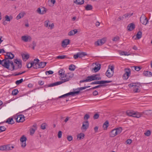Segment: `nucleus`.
I'll use <instances>...</instances> for the list:
<instances>
[{"mask_svg": "<svg viewBox=\"0 0 152 152\" xmlns=\"http://www.w3.org/2000/svg\"><path fill=\"white\" fill-rule=\"evenodd\" d=\"M99 115L97 113L95 114L93 118L94 119H97L99 118Z\"/></svg>", "mask_w": 152, "mask_h": 152, "instance_id": "obj_62", "label": "nucleus"}, {"mask_svg": "<svg viewBox=\"0 0 152 152\" xmlns=\"http://www.w3.org/2000/svg\"><path fill=\"white\" fill-rule=\"evenodd\" d=\"M142 37V32L140 31H139L136 34V37L137 39H139Z\"/></svg>", "mask_w": 152, "mask_h": 152, "instance_id": "obj_37", "label": "nucleus"}, {"mask_svg": "<svg viewBox=\"0 0 152 152\" xmlns=\"http://www.w3.org/2000/svg\"><path fill=\"white\" fill-rule=\"evenodd\" d=\"M21 39L23 41L27 42H30L32 39V38L29 36H23L21 37Z\"/></svg>", "mask_w": 152, "mask_h": 152, "instance_id": "obj_8", "label": "nucleus"}, {"mask_svg": "<svg viewBox=\"0 0 152 152\" xmlns=\"http://www.w3.org/2000/svg\"><path fill=\"white\" fill-rule=\"evenodd\" d=\"M140 21L143 25H146L148 22L147 18L145 17V15H142L140 18Z\"/></svg>", "mask_w": 152, "mask_h": 152, "instance_id": "obj_7", "label": "nucleus"}, {"mask_svg": "<svg viewBox=\"0 0 152 152\" xmlns=\"http://www.w3.org/2000/svg\"><path fill=\"white\" fill-rule=\"evenodd\" d=\"M67 139L69 141H70L72 140V136H68L67 137Z\"/></svg>", "mask_w": 152, "mask_h": 152, "instance_id": "obj_64", "label": "nucleus"}, {"mask_svg": "<svg viewBox=\"0 0 152 152\" xmlns=\"http://www.w3.org/2000/svg\"><path fill=\"white\" fill-rule=\"evenodd\" d=\"M62 132L61 131H60L58 132V137L59 138H61L62 136Z\"/></svg>", "mask_w": 152, "mask_h": 152, "instance_id": "obj_60", "label": "nucleus"}, {"mask_svg": "<svg viewBox=\"0 0 152 152\" xmlns=\"http://www.w3.org/2000/svg\"><path fill=\"white\" fill-rule=\"evenodd\" d=\"M110 66H109L108 68H109V69H110L111 72H113L114 73V67L113 66H110V67H109Z\"/></svg>", "mask_w": 152, "mask_h": 152, "instance_id": "obj_56", "label": "nucleus"}, {"mask_svg": "<svg viewBox=\"0 0 152 152\" xmlns=\"http://www.w3.org/2000/svg\"><path fill=\"white\" fill-rule=\"evenodd\" d=\"M84 136L85 135L84 133H80L77 135V138H79V140L83 139L84 138Z\"/></svg>", "mask_w": 152, "mask_h": 152, "instance_id": "obj_32", "label": "nucleus"}, {"mask_svg": "<svg viewBox=\"0 0 152 152\" xmlns=\"http://www.w3.org/2000/svg\"><path fill=\"white\" fill-rule=\"evenodd\" d=\"M115 129L112 130L110 133V136L111 137H113L116 136L117 134Z\"/></svg>", "mask_w": 152, "mask_h": 152, "instance_id": "obj_20", "label": "nucleus"}, {"mask_svg": "<svg viewBox=\"0 0 152 152\" xmlns=\"http://www.w3.org/2000/svg\"><path fill=\"white\" fill-rule=\"evenodd\" d=\"M46 62H40L38 63V67L39 68H44L46 65Z\"/></svg>", "mask_w": 152, "mask_h": 152, "instance_id": "obj_17", "label": "nucleus"}, {"mask_svg": "<svg viewBox=\"0 0 152 152\" xmlns=\"http://www.w3.org/2000/svg\"><path fill=\"white\" fill-rule=\"evenodd\" d=\"M73 76V75L71 74H67V78H65L64 79V80H66V82L69 81L70 80V79Z\"/></svg>", "mask_w": 152, "mask_h": 152, "instance_id": "obj_25", "label": "nucleus"}, {"mask_svg": "<svg viewBox=\"0 0 152 152\" xmlns=\"http://www.w3.org/2000/svg\"><path fill=\"white\" fill-rule=\"evenodd\" d=\"M107 85L106 84L99 85L91 88L92 89H94L96 88L106 86Z\"/></svg>", "mask_w": 152, "mask_h": 152, "instance_id": "obj_35", "label": "nucleus"}, {"mask_svg": "<svg viewBox=\"0 0 152 152\" xmlns=\"http://www.w3.org/2000/svg\"><path fill=\"white\" fill-rule=\"evenodd\" d=\"M19 91L17 89H14L12 92V94L13 95H16L18 93Z\"/></svg>", "mask_w": 152, "mask_h": 152, "instance_id": "obj_40", "label": "nucleus"}, {"mask_svg": "<svg viewBox=\"0 0 152 152\" xmlns=\"http://www.w3.org/2000/svg\"><path fill=\"white\" fill-rule=\"evenodd\" d=\"M5 20L7 21H10L13 18V17L10 16H8L7 15H6L5 16Z\"/></svg>", "mask_w": 152, "mask_h": 152, "instance_id": "obj_36", "label": "nucleus"}, {"mask_svg": "<svg viewBox=\"0 0 152 152\" xmlns=\"http://www.w3.org/2000/svg\"><path fill=\"white\" fill-rule=\"evenodd\" d=\"M140 86V83H134L130 84L128 85V86L132 88L134 93H136L140 92V90L139 89Z\"/></svg>", "mask_w": 152, "mask_h": 152, "instance_id": "obj_1", "label": "nucleus"}, {"mask_svg": "<svg viewBox=\"0 0 152 152\" xmlns=\"http://www.w3.org/2000/svg\"><path fill=\"white\" fill-rule=\"evenodd\" d=\"M134 111L131 110H128L126 112L127 115L130 116H132Z\"/></svg>", "mask_w": 152, "mask_h": 152, "instance_id": "obj_34", "label": "nucleus"}, {"mask_svg": "<svg viewBox=\"0 0 152 152\" xmlns=\"http://www.w3.org/2000/svg\"><path fill=\"white\" fill-rule=\"evenodd\" d=\"M135 28L134 24L133 23L129 24L127 27V29L128 31L133 30Z\"/></svg>", "mask_w": 152, "mask_h": 152, "instance_id": "obj_13", "label": "nucleus"}, {"mask_svg": "<svg viewBox=\"0 0 152 152\" xmlns=\"http://www.w3.org/2000/svg\"><path fill=\"white\" fill-rule=\"evenodd\" d=\"M89 126V123L88 121H83V125L81 127V130L86 131L88 128Z\"/></svg>", "mask_w": 152, "mask_h": 152, "instance_id": "obj_6", "label": "nucleus"}, {"mask_svg": "<svg viewBox=\"0 0 152 152\" xmlns=\"http://www.w3.org/2000/svg\"><path fill=\"white\" fill-rule=\"evenodd\" d=\"M106 41V38H104L96 41L95 42V45L96 46L101 45L104 44Z\"/></svg>", "mask_w": 152, "mask_h": 152, "instance_id": "obj_4", "label": "nucleus"}, {"mask_svg": "<svg viewBox=\"0 0 152 152\" xmlns=\"http://www.w3.org/2000/svg\"><path fill=\"white\" fill-rule=\"evenodd\" d=\"M133 13H132L131 14L127 13V14H125L124 15V16L126 18L127 17H130L131 16H132L133 15Z\"/></svg>", "mask_w": 152, "mask_h": 152, "instance_id": "obj_53", "label": "nucleus"}, {"mask_svg": "<svg viewBox=\"0 0 152 152\" xmlns=\"http://www.w3.org/2000/svg\"><path fill=\"white\" fill-rule=\"evenodd\" d=\"M134 69L137 71H139L141 69V68L140 66H134Z\"/></svg>", "mask_w": 152, "mask_h": 152, "instance_id": "obj_59", "label": "nucleus"}, {"mask_svg": "<svg viewBox=\"0 0 152 152\" xmlns=\"http://www.w3.org/2000/svg\"><path fill=\"white\" fill-rule=\"evenodd\" d=\"M90 117V116L88 114H86L84 117V119L85 120L88 119Z\"/></svg>", "mask_w": 152, "mask_h": 152, "instance_id": "obj_57", "label": "nucleus"}, {"mask_svg": "<svg viewBox=\"0 0 152 152\" xmlns=\"http://www.w3.org/2000/svg\"><path fill=\"white\" fill-rule=\"evenodd\" d=\"M125 73L124 74L126 75H127V76H130L131 74V70L129 68H126L125 69Z\"/></svg>", "mask_w": 152, "mask_h": 152, "instance_id": "obj_26", "label": "nucleus"}, {"mask_svg": "<svg viewBox=\"0 0 152 152\" xmlns=\"http://www.w3.org/2000/svg\"><path fill=\"white\" fill-rule=\"evenodd\" d=\"M24 115H19L16 119V122H23L25 121Z\"/></svg>", "mask_w": 152, "mask_h": 152, "instance_id": "obj_9", "label": "nucleus"}, {"mask_svg": "<svg viewBox=\"0 0 152 152\" xmlns=\"http://www.w3.org/2000/svg\"><path fill=\"white\" fill-rule=\"evenodd\" d=\"M33 67L34 69H36L39 68L38 67V63H37L35 62Z\"/></svg>", "mask_w": 152, "mask_h": 152, "instance_id": "obj_55", "label": "nucleus"}, {"mask_svg": "<svg viewBox=\"0 0 152 152\" xmlns=\"http://www.w3.org/2000/svg\"><path fill=\"white\" fill-rule=\"evenodd\" d=\"M109 68H108L105 73L106 76L108 78H110L113 76L114 74L113 72L110 71Z\"/></svg>", "mask_w": 152, "mask_h": 152, "instance_id": "obj_16", "label": "nucleus"}, {"mask_svg": "<svg viewBox=\"0 0 152 152\" xmlns=\"http://www.w3.org/2000/svg\"><path fill=\"white\" fill-rule=\"evenodd\" d=\"M70 41L69 39H65L62 42V46L63 48H65L66 46L69 44Z\"/></svg>", "mask_w": 152, "mask_h": 152, "instance_id": "obj_14", "label": "nucleus"}, {"mask_svg": "<svg viewBox=\"0 0 152 152\" xmlns=\"http://www.w3.org/2000/svg\"><path fill=\"white\" fill-rule=\"evenodd\" d=\"M132 117L139 118L141 116V115L138 112H136L134 111L133 115H132Z\"/></svg>", "mask_w": 152, "mask_h": 152, "instance_id": "obj_29", "label": "nucleus"}, {"mask_svg": "<svg viewBox=\"0 0 152 152\" xmlns=\"http://www.w3.org/2000/svg\"><path fill=\"white\" fill-rule=\"evenodd\" d=\"M41 128L42 129H45L46 128L45 123H43L41 125Z\"/></svg>", "mask_w": 152, "mask_h": 152, "instance_id": "obj_58", "label": "nucleus"}, {"mask_svg": "<svg viewBox=\"0 0 152 152\" xmlns=\"http://www.w3.org/2000/svg\"><path fill=\"white\" fill-rule=\"evenodd\" d=\"M119 39V37L118 36H116L115 37H114L112 39L113 41H116Z\"/></svg>", "mask_w": 152, "mask_h": 152, "instance_id": "obj_63", "label": "nucleus"}, {"mask_svg": "<svg viewBox=\"0 0 152 152\" xmlns=\"http://www.w3.org/2000/svg\"><path fill=\"white\" fill-rule=\"evenodd\" d=\"M89 82V80L88 78H87V77H86V79L85 80H80L79 82L80 83H83V82Z\"/></svg>", "mask_w": 152, "mask_h": 152, "instance_id": "obj_54", "label": "nucleus"}, {"mask_svg": "<svg viewBox=\"0 0 152 152\" xmlns=\"http://www.w3.org/2000/svg\"><path fill=\"white\" fill-rule=\"evenodd\" d=\"M25 72H26V71H24L22 72H20L18 73H17V72H16L14 73V74L12 75L14 76H18V75H21V74L25 73Z\"/></svg>", "mask_w": 152, "mask_h": 152, "instance_id": "obj_42", "label": "nucleus"}, {"mask_svg": "<svg viewBox=\"0 0 152 152\" xmlns=\"http://www.w3.org/2000/svg\"><path fill=\"white\" fill-rule=\"evenodd\" d=\"M79 55V58H81L82 57H83L86 56L87 55V54L85 52H81V53H78Z\"/></svg>", "mask_w": 152, "mask_h": 152, "instance_id": "obj_38", "label": "nucleus"}, {"mask_svg": "<svg viewBox=\"0 0 152 152\" xmlns=\"http://www.w3.org/2000/svg\"><path fill=\"white\" fill-rule=\"evenodd\" d=\"M23 79L22 78L19 80H17L15 82L16 84L18 85L20 84L23 81Z\"/></svg>", "mask_w": 152, "mask_h": 152, "instance_id": "obj_48", "label": "nucleus"}, {"mask_svg": "<svg viewBox=\"0 0 152 152\" xmlns=\"http://www.w3.org/2000/svg\"><path fill=\"white\" fill-rule=\"evenodd\" d=\"M10 64H11V66L12 67V69H10V70H11V71H13V70H14L15 69V65L12 61H10Z\"/></svg>", "mask_w": 152, "mask_h": 152, "instance_id": "obj_49", "label": "nucleus"}, {"mask_svg": "<svg viewBox=\"0 0 152 152\" xmlns=\"http://www.w3.org/2000/svg\"><path fill=\"white\" fill-rule=\"evenodd\" d=\"M5 145H2L0 146V151L5 150Z\"/></svg>", "mask_w": 152, "mask_h": 152, "instance_id": "obj_61", "label": "nucleus"}, {"mask_svg": "<svg viewBox=\"0 0 152 152\" xmlns=\"http://www.w3.org/2000/svg\"><path fill=\"white\" fill-rule=\"evenodd\" d=\"M27 138L24 135H23L20 139V140L21 142V146L24 148L26 146V141Z\"/></svg>", "mask_w": 152, "mask_h": 152, "instance_id": "obj_5", "label": "nucleus"}, {"mask_svg": "<svg viewBox=\"0 0 152 152\" xmlns=\"http://www.w3.org/2000/svg\"><path fill=\"white\" fill-rule=\"evenodd\" d=\"M6 56L7 57H6V56H5V57L4 58L7 59V60H9V59H12L14 57V55L11 52H7Z\"/></svg>", "mask_w": 152, "mask_h": 152, "instance_id": "obj_10", "label": "nucleus"}, {"mask_svg": "<svg viewBox=\"0 0 152 152\" xmlns=\"http://www.w3.org/2000/svg\"><path fill=\"white\" fill-rule=\"evenodd\" d=\"M32 127L34 128H31L30 129V134L32 135L34 134L35 131L37 129V125L36 124H34L33 125Z\"/></svg>", "mask_w": 152, "mask_h": 152, "instance_id": "obj_11", "label": "nucleus"}, {"mask_svg": "<svg viewBox=\"0 0 152 152\" xmlns=\"http://www.w3.org/2000/svg\"><path fill=\"white\" fill-rule=\"evenodd\" d=\"M35 63V62H34L33 61L30 63H28L26 65V66L27 68H29L31 67L32 66L33 67Z\"/></svg>", "mask_w": 152, "mask_h": 152, "instance_id": "obj_31", "label": "nucleus"}, {"mask_svg": "<svg viewBox=\"0 0 152 152\" xmlns=\"http://www.w3.org/2000/svg\"><path fill=\"white\" fill-rule=\"evenodd\" d=\"M77 32V29H75L74 30H72L70 31L68 34L69 36L73 35Z\"/></svg>", "mask_w": 152, "mask_h": 152, "instance_id": "obj_22", "label": "nucleus"}, {"mask_svg": "<svg viewBox=\"0 0 152 152\" xmlns=\"http://www.w3.org/2000/svg\"><path fill=\"white\" fill-rule=\"evenodd\" d=\"M64 70L63 69H61L59 71V74L61 78H64Z\"/></svg>", "mask_w": 152, "mask_h": 152, "instance_id": "obj_24", "label": "nucleus"}, {"mask_svg": "<svg viewBox=\"0 0 152 152\" xmlns=\"http://www.w3.org/2000/svg\"><path fill=\"white\" fill-rule=\"evenodd\" d=\"M18 68L17 69H17L18 68L20 69L22 67V61L20 60H18Z\"/></svg>", "mask_w": 152, "mask_h": 152, "instance_id": "obj_43", "label": "nucleus"}, {"mask_svg": "<svg viewBox=\"0 0 152 152\" xmlns=\"http://www.w3.org/2000/svg\"><path fill=\"white\" fill-rule=\"evenodd\" d=\"M100 76V74H94L88 76L87 78L88 79L89 82L94 80H100L101 79Z\"/></svg>", "mask_w": 152, "mask_h": 152, "instance_id": "obj_2", "label": "nucleus"}, {"mask_svg": "<svg viewBox=\"0 0 152 152\" xmlns=\"http://www.w3.org/2000/svg\"><path fill=\"white\" fill-rule=\"evenodd\" d=\"M91 85L93 84H100L102 85L101 80L94 81L91 82L90 83Z\"/></svg>", "mask_w": 152, "mask_h": 152, "instance_id": "obj_41", "label": "nucleus"}, {"mask_svg": "<svg viewBox=\"0 0 152 152\" xmlns=\"http://www.w3.org/2000/svg\"><path fill=\"white\" fill-rule=\"evenodd\" d=\"M143 74L144 76L147 77H151L152 76V73L148 71H144Z\"/></svg>", "mask_w": 152, "mask_h": 152, "instance_id": "obj_19", "label": "nucleus"}, {"mask_svg": "<svg viewBox=\"0 0 152 152\" xmlns=\"http://www.w3.org/2000/svg\"><path fill=\"white\" fill-rule=\"evenodd\" d=\"M97 67L95 66L93 69L95 72H98L101 68V64H99L97 65Z\"/></svg>", "mask_w": 152, "mask_h": 152, "instance_id": "obj_30", "label": "nucleus"}, {"mask_svg": "<svg viewBox=\"0 0 152 152\" xmlns=\"http://www.w3.org/2000/svg\"><path fill=\"white\" fill-rule=\"evenodd\" d=\"M109 122L107 121H106L104 124L103 127L104 128V130H106L108 126Z\"/></svg>", "mask_w": 152, "mask_h": 152, "instance_id": "obj_33", "label": "nucleus"}, {"mask_svg": "<svg viewBox=\"0 0 152 152\" xmlns=\"http://www.w3.org/2000/svg\"><path fill=\"white\" fill-rule=\"evenodd\" d=\"M85 10H91L93 9V7L91 4H88L85 7Z\"/></svg>", "mask_w": 152, "mask_h": 152, "instance_id": "obj_27", "label": "nucleus"}, {"mask_svg": "<svg viewBox=\"0 0 152 152\" xmlns=\"http://www.w3.org/2000/svg\"><path fill=\"white\" fill-rule=\"evenodd\" d=\"M80 93L79 91H76L70 92L65 94H64L65 97L68 96L69 95H72V96H74L75 95H78Z\"/></svg>", "mask_w": 152, "mask_h": 152, "instance_id": "obj_12", "label": "nucleus"}, {"mask_svg": "<svg viewBox=\"0 0 152 152\" xmlns=\"http://www.w3.org/2000/svg\"><path fill=\"white\" fill-rule=\"evenodd\" d=\"M65 58H68V57H67L66 56V55L59 56H57L56 57L57 58L61 59H63Z\"/></svg>", "mask_w": 152, "mask_h": 152, "instance_id": "obj_44", "label": "nucleus"}, {"mask_svg": "<svg viewBox=\"0 0 152 152\" xmlns=\"http://www.w3.org/2000/svg\"><path fill=\"white\" fill-rule=\"evenodd\" d=\"M151 131L149 130H148L146 132L144 133V134L147 136H149L151 134Z\"/></svg>", "mask_w": 152, "mask_h": 152, "instance_id": "obj_46", "label": "nucleus"}, {"mask_svg": "<svg viewBox=\"0 0 152 152\" xmlns=\"http://www.w3.org/2000/svg\"><path fill=\"white\" fill-rule=\"evenodd\" d=\"M53 72L49 70L48 71H47L45 72V74L46 75H52L53 74Z\"/></svg>", "mask_w": 152, "mask_h": 152, "instance_id": "obj_51", "label": "nucleus"}, {"mask_svg": "<svg viewBox=\"0 0 152 152\" xmlns=\"http://www.w3.org/2000/svg\"><path fill=\"white\" fill-rule=\"evenodd\" d=\"M66 80H64V79H62V80L60 81H58L56 82H55L52 83H51V85H50L51 86H53L57 85H58L61 84L62 83H64L65 82H66Z\"/></svg>", "mask_w": 152, "mask_h": 152, "instance_id": "obj_15", "label": "nucleus"}, {"mask_svg": "<svg viewBox=\"0 0 152 152\" xmlns=\"http://www.w3.org/2000/svg\"><path fill=\"white\" fill-rule=\"evenodd\" d=\"M5 122L8 124H12L14 123L13 118H8Z\"/></svg>", "mask_w": 152, "mask_h": 152, "instance_id": "obj_18", "label": "nucleus"}, {"mask_svg": "<svg viewBox=\"0 0 152 152\" xmlns=\"http://www.w3.org/2000/svg\"><path fill=\"white\" fill-rule=\"evenodd\" d=\"M112 82V80H101L102 84H104L107 83H111Z\"/></svg>", "mask_w": 152, "mask_h": 152, "instance_id": "obj_45", "label": "nucleus"}, {"mask_svg": "<svg viewBox=\"0 0 152 152\" xmlns=\"http://www.w3.org/2000/svg\"><path fill=\"white\" fill-rule=\"evenodd\" d=\"M75 69V66L73 64L70 65L69 68V69L71 71H74Z\"/></svg>", "mask_w": 152, "mask_h": 152, "instance_id": "obj_39", "label": "nucleus"}, {"mask_svg": "<svg viewBox=\"0 0 152 152\" xmlns=\"http://www.w3.org/2000/svg\"><path fill=\"white\" fill-rule=\"evenodd\" d=\"M115 130L116 132V134H120L122 130V128L121 127H119V128H117L115 129Z\"/></svg>", "mask_w": 152, "mask_h": 152, "instance_id": "obj_28", "label": "nucleus"}, {"mask_svg": "<svg viewBox=\"0 0 152 152\" xmlns=\"http://www.w3.org/2000/svg\"><path fill=\"white\" fill-rule=\"evenodd\" d=\"M46 11V9L45 8L43 7L41 8L42 15L45 13Z\"/></svg>", "mask_w": 152, "mask_h": 152, "instance_id": "obj_50", "label": "nucleus"}, {"mask_svg": "<svg viewBox=\"0 0 152 152\" xmlns=\"http://www.w3.org/2000/svg\"><path fill=\"white\" fill-rule=\"evenodd\" d=\"M74 3L77 4L82 5L84 3V0H76L74 1Z\"/></svg>", "mask_w": 152, "mask_h": 152, "instance_id": "obj_23", "label": "nucleus"}, {"mask_svg": "<svg viewBox=\"0 0 152 152\" xmlns=\"http://www.w3.org/2000/svg\"><path fill=\"white\" fill-rule=\"evenodd\" d=\"M151 110H146L144 112V113L147 115H151Z\"/></svg>", "mask_w": 152, "mask_h": 152, "instance_id": "obj_47", "label": "nucleus"}, {"mask_svg": "<svg viewBox=\"0 0 152 152\" xmlns=\"http://www.w3.org/2000/svg\"><path fill=\"white\" fill-rule=\"evenodd\" d=\"M10 60H7V59L4 58L2 60V65L5 68L9 70H10Z\"/></svg>", "mask_w": 152, "mask_h": 152, "instance_id": "obj_3", "label": "nucleus"}, {"mask_svg": "<svg viewBox=\"0 0 152 152\" xmlns=\"http://www.w3.org/2000/svg\"><path fill=\"white\" fill-rule=\"evenodd\" d=\"M6 128L4 126H0V132H2L6 130Z\"/></svg>", "mask_w": 152, "mask_h": 152, "instance_id": "obj_52", "label": "nucleus"}, {"mask_svg": "<svg viewBox=\"0 0 152 152\" xmlns=\"http://www.w3.org/2000/svg\"><path fill=\"white\" fill-rule=\"evenodd\" d=\"M23 60L24 61H26L29 57V56L28 54H23L22 55Z\"/></svg>", "mask_w": 152, "mask_h": 152, "instance_id": "obj_21", "label": "nucleus"}]
</instances>
